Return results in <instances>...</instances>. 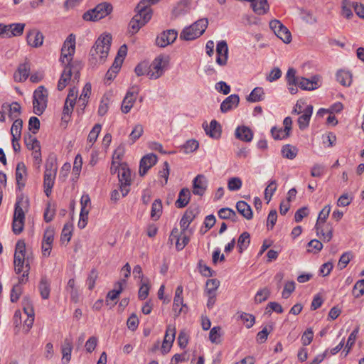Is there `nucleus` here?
Masks as SVG:
<instances>
[{
	"label": "nucleus",
	"instance_id": "nucleus-1",
	"mask_svg": "<svg viewBox=\"0 0 364 364\" xmlns=\"http://www.w3.org/2000/svg\"><path fill=\"white\" fill-rule=\"evenodd\" d=\"M111 42L110 35L102 36L96 41L90 52L89 63L92 66H97L105 61L110 50Z\"/></svg>",
	"mask_w": 364,
	"mask_h": 364
},
{
	"label": "nucleus",
	"instance_id": "nucleus-2",
	"mask_svg": "<svg viewBox=\"0 0 364 364\" xmlns=\"http://www.w3.org/2000/svg\"><path fill=\"white\" fill-rule=\"evenodd\" d=\"M208 24L207 18L198 20L190 26L183 29L180 34V38L185 41H192L200 37L205 32Z\"/></svg>",
	"mask_w": 364,
	"mask_h": 364
},
{
	"label": "nucleus",
	"instance_id": "nucleus-3",
	"mask_svg": "<svg viewBox=\"0 0 364 364\" xmlns=\"http://www.w3.org/2000/svg\"><path fill=\"white\" fill-rule=\"evenodd\" d=\"M136 14L132 18L129 22V33L134 34L144 26L151 18V9L139 8V4L136 7Z\"/></svg>",
	"mask_w": 364,
	"mask_h": 364
},
{
	"label": "nucleus",
	"instance_id": "nucleus-4",
	"mask_svg": "<svg viewBox=\"0 0 364 364\" xmlns=\"http://www.w3.org/2000/svg\"><path fill=\"white\" fill-rule=\"evenodd\" d=\"M48 90L44 86H39L33 95V112L37 115H41L47 107Z\"/></svg>",
	"mask_w": 364,
	"mask_h": 364
},
{
	"label": "nucleus",
	"instance_id": "nucleus-5",
	"mask_svg": "<svg viewBox=\"0 0 364 364\" xmlns=\"http://www.w3.org/2000/svg\"><path fill=\"white\" fill-rule=\"evenodd\" d=\"M112 6L107 2L99 4L95 9L86 11L82 17L85 21H98L111 13Z\"/></svg>",
	"mask_w": 364,
	"mask_h": 364
},
{
	"label": "nucleus",
	"instance_id": "nucleus-6",
	"mask_svg": "<svg viewBox=\"0 0 364 364\" xmlns=\"http://www.w3.org/2000/svg\"><path fill=\"white\" fill-rule=\"evenodd\" d=\"M75 50V36L70 34L61 49L60 61L63 64H70Z\"/></svg>",
	"mask_w": 364,
	"mask_h": 364
},
{
	"label": "nucleus",
	"instance_id": "nucleus-7",
	"mask_svg": "<svg viewBox=\"0 0 364 364\" xmlns=\"http://www.w3.org/2000/svg\"><path fill=\"white\" fill-rule=\"evenodd\" d=\"M118 178L119 182V189L123 197L126 196L129 192L131 185V171L126 164H121L119 169Z\"/></svg>",
	"mask_w": 364,
	"mask_h": 364
},
{
	"label": "nucleus",
	"instance_id": "nucleus-8",
	"mask_svg": "<svg viewBox=\"0 0 364 364\" xmlns=\"http://www.w3.org/2000/svg\"><path fill=\"white\" fill-rule=\"evenodd\" d=\"M168 58L164 56H158L149 65V70L148 71L147 75L151 79H157L161 77L165 70V68L168 65Z\"/></svg>",
	"mask_w": 364,
	"mask_h": 364
},
{
	"label": "nucleus",
	"instance_id": "nucleus-9",
	"mask_svg": "<svg viewBox=\"0 0 364 364\" xmlns=\"http://www.w3.org/2000/svg\"><path fill=\"white\" fill-rule=\"evenodd\" d=\"M269 27L274 31L275 35L278 38H279L284 43H289L291 42V34L290 31L279 21H271L269 22Z\"/></svg>",
	"mask_w": 364,
	"mask_h": 364
},
{
	"label": "nucleus",
	"instance_id": "nucleus-10",
	"mask_svg": "<svg viewBox=\"0 0 364 364\" xmlns=\"http://www.w3.org/2000/svg\"><path fill=\"white\" fill-rule=\"evenodd\" d=\"M177 36L178 33L176 31L173 29L167 30L157 36L156 43L158 46L164 48L173 43L176 41Z\"/></svg>",
	"mask_w": 364,
	"mask_h": 364
},
{
	"label": "nucleus",
	"instance_id": "nucleus-11",
	"mask_svg": "<svg viewBox=\"0 0 364 364\" xmlns=\"http://www.w3.org/2000/svg\"><path fill=\"white\" fill-rule=\"evenodd\" d=\"M176 336V328L172 325H168L166 327V333L162 343L161 352L166 354L169 352L173 345Z\"/></svg>",
	"mask_w": 364,
	"mask_h": 364
},
{
	"label": "nucleus",
	"instance_id": "nucleus-12",
	"mask_svg": "<svg viewBox=\"0 0 364 364\" xmlns=\"http://www.w3.org/2000/svg\"><path fill=\"white\" fill-rule=\"evenodd\" d=\"M216 54V63L220 66L225 65L228 58V47L225 41H221L218 43Z\"/></svg>",
	"mask_w": 364,
	"mask_h": 364
},
{
	"label": "nucleus",
	"instance_id": "nucleus-13",
	"mask_svg": "<svg viewBox=\"0 0 364 364\" xmlns=\"http://www.w3.org/2000/svg\"><path fill=\"white\" fill-rule=\"evenodd\" d=\"M57 166L53 162H48L46 164L44 173L43 186H53L57 172Z\"/></svg>",
	"mask_w": 364,
	"mask_h": 364
},
{
	"label": "nucleus",
	"instance_id": "nucleus-14",
	"mask_svg": "<svg viewBox=\"0 0 364 364\" xmlns=\"http://www.w3.org/2000/svg\"><path fill=\"white\" fill-rule=\"evenodd\" d=\"M132 91L129 90L122 104L121 110L123 113H128L131 110L133 105L136 99V96L138 95L139 90L137 87H132Z\"/></svg>",
	"mask_w": 364,
	"mask_h": 364
},
{
	"label": "nucleus",
	"instance_id": "nucleus-15",
	"mask_svg": "<svg viewBox=\"0 0 364 364\" xmlns=\"http://www.w3.org/2000/svg\"><path fill=\"white\" fill-rule=\"evenodd\" d=\"M321 86L319 75H314L311 79L300 77L298 87L304 90H314Z\"/></svg>",
	"mask_w": 364,
	"mask_h": 364
},
{
	"label": "nucleus",
	"instance_id": "nucleus-16",
	"mask_svg": "<svg viewBox=\"0 0 364 364\" xmlns=\"http://www.w3.org/2000/svg\"><path fill=\"white\" fill-rule=\"evenodd\" d=\"M208 186V180L202 174L198 175L193 181V193L202 196L204 195Z\"/></svg>",
	"mask_w": 364,
	"mask_h": 364
},
{
	"label": "nucleus",
	"instance_id": "nucleus-17",
	"mask_svg": "<svg viewBox=\"0 0 364 364\" xmlns=\"http://www.w3.org/2000/svg\"><path fill=\"white\" fill-rule=\"evenodd\" d=\"M157 162V156L154 154H149L142 157L139 164V175L144 176Z\"/></svg>",
	"mask_w": 364,
	"mask_h": 364
},
{
	"label": "nucleus",
	"instance_id": "nucleus-18",
	"mask_svg": "<svg viewBox=\"0 0 364 364\" xmlns=\"http://www.w3.org/2000/svg\"><path fill=\"white\" fill-rule=\"evenodd\" d=\"M203 128L205 134L213 139H218L221 136V126L215 119L212 120L209 125L204 122L203 124Z\"/></svg>",
	"mask_w": 364,
	"mask_h": 364
},
{
	"label": "nucleus",
	"instance_id": "nucleus-19",
	"mask_svg": "<svg viewBox=\"0 0 364 364\" xmlns=\"http://www.w3.org/2000/svg\"><path fill=\"white\" fill-rule=\"evenodd\" d=\"M198 213V210H192L188 208L183 215L182 216L180 220V227L181 230V234H184L188 230V228L192 221L195 219L197 213Z\"/></svg>",
	"mask_w": 364,
	"mask_h": 364
},
{
	"label": "nucleus",
	"instance_id": "nucleus-20",
	"mask_svg": "<svg viewBox=\"0 0 364 364\" xmlns=\"http://www.w3.org/2000/svg\"><path fill=\"white\" fill-rule=\"evenodd\" d=\"M26 40L29 46L33 48H38L42 46L43 43V36L38 30L32 29L28 32Z\"/></svg>",
	"mask_w": 364,
	"mask_h": 364
},
{
	"label": "nucleus",
	"instance_id": "nucleus-21",
	"mask_svg": "<svg viewBox=\"0 0 364 364\" xmlns=\"http://www.w3.org/2000/svg\"><path fill=\"white\" fill-rule=\"evenodd\" d=\"M31 65L28 61H25L19 65L17 72L14 73V78L16 82H23L29 76Z\"/></svg>",
	"mask_w": 364,
	"mask_h": 364
},
{
	"label": "nucleus",
	"instance_id": "nucleus-22",
	"mask_svg": "<svg viewBox=\"0 0 364 364\" xmlns=\"http://www.w3.org/2000/svg\"><path fill=\"white\" fill-rule=\"evenodd\" d=\"M240 102V97L237 95L233 94L228 96L220 105L222 112H227L237 107Z\"/></svg>",
	"mask_w": 364,
	"mask_h": 364
},
{
	"label": "nucleus",
	"instance_id": "nucleus-23",
	"mask_svg": "<svg viewBox=\"0 0 364 364\" xmlns=\"http://www.w3.org/2000/svg\"><path fill=\"white\" fill-rule=\"evenodd\" d=\"M235 134L237 139L245 142H250L253 139L252 131L246 126L238 127Z\"/></svg>",
	"mask_w": 364,
	"mask_h": 364
},
{
	"label": "nucleus",
	"instance_id": "nucleus-24",
	"mask_svg": "<svg viewBox=\"0 0 364 364\" xmlns=\"http://www.w3.org/2000/svg\"><path fill=\"white\" fill-rule=\"evenodd\" d=\"M27 169L23 162L18 163L16 168V180L19 188L25 186Z\"/></svg>",
	"mask_w": 364,
	"mask_h": 364
},
{
	"label": "nucleus",
	"instance_id": "nucleus-25",
	"mask_svg": "<svg viewBox=\"0 0 364 364\" xmlns=\"http://www.w3.org/2000/svg\"><path fill=\"white\" fill-rule=\"evenodd\" d=\"M312 112L313 106L307 105L303 114L298 119V124L300 129H304L309 126Z\"/></svg>",
	"mask_w": 364,
	"mask_h": 364
},
{
	"label": "nucleus",
	"instance_id": "nucleus-26",
	"mask_svg": "<svg viewBox=\"0 0 364 364\" xmlns=\"http://www.w3.org/2000/svg\"><path fill=\"white\" fill-rule=\"evenodd\" d=\"M65 65V67L58 82V90L60 91L63 90L66 87L72 75V69L70 64Z\"/></svg>",
	"mask_w": 364,
	"mask_h": 364
},
{
	"label": "nucleus",
	"instance_id": "nucleus-27",
	"mask_svg": "<svg viewBox=\"0 0 364 364\" xmlns=\"http://www.w3.org/2000/svg\"><path fill=\"white\" fill-rule=\"evenodd\" d=\"M191 199V192L188 188H184L181 190L178 194V198L176 200L175 205L178 208H183L186 207Z\"/></svg>",
	"mask_w": 364,
	"mask_h": 364
},
{
	"label": "nucleus",
	"instance_id": "nucleus-28",
	"mask_svg": "<svg viewBox=\"0 0 364 364\" xmlns=\"http://www.w3.org/2000/svg\"><path fill=\"white\" fill-rule=\"evenodd\" d=\"M237 210L245 219L251 220L253 217V213L250 205L245 201L240 200L236 203Z\"/></svg>",
	"mask_w": 364,
	"mask_h": 364
},
{
	"label": "nucleus",
	"instance_id": "nucleus-29",
	"mask_svg": "<svg viewBox=\"0 0 364 364\" xmlns=\"http://www.w3.org/2000/svg\"><path fill=\"white\" fill-rule=\"evenodd\" d=\"M38 290L43 299H48L49 298L50 283L46 276L41 277L38 285Z\"/></svg>",
	"mask_w": 364,
	"mask_h": 364
},
{
	"label": "nucleus",
	"instance_id": "nucleus-30",
	"mask_svg": "<svg viewBox=\"0 0 364 364\" xmlns=\"http://www.w3.org/2000/svg\"><path fill=\"white\" fill-rule=\"evenodd\" d=\"M331 211V205H327L324 206V208L320 211L318 217V220L315 226V228L316 230V234L317 235H319V230L321 229V226L323 225L324 223L326 222V219L328 218L329 213Z\"/></svg>",
	"mask_w": 364,
	"mask_h": 364
},
{
	"label": "nucleus",
	"instance_id": "nucleus-31",
	"mask_svg": "<svg viewBox=\"0 0 364 364\" xmlns=\"http://www.w3.org/2000/svg\"><path fill=\"white\" fill-rule=\"evenodd\" d=\"M336 80L343 86H350L352 82V75L349 71L339 70L336 73Z\"/></svg>",
	"mask_w": 364,
	"mask_h": 364
},
{
	"label": "nucleus",
	"instance_id": "nucleus-32",
	"mask_svg": "<svg viewBox=\"0 0 364 364\" xmlns=\"http://www.w3.org/2000/svg\"><path fill=\"white\" fill-rule=\"evenodd\" d=\"M264 99V92L262 87H257L254 88L250 94L247 97V101L249 102H257Z\"/></svg>",
	"mask_w": 364,
	"mask_h": 364
},
{
	"label": "nucleus",
	"instance_id": "nucleus-33",
	"mask_svg": "<svg viewBox=\"0 0 364 364\" xmlns=\"http://www.w3.org/2000/svg\"><path fill=\"white\" fill-rule=\"evenodd\" d=\"M250 243V235L247 232H242L237 240V248L240 253L246 250Z\"/></svg>",
	"mask_w": 364,
	"mask_h": 364
},
{
	"label": "nucleus",
	"instance_id": "nucleus-34",
	"mask_svg": "<svg viewBox=\"0 0 364 364\" xmlns=\"http://www.w3.org/2000/svg\"><path fill=\"white\" fill-rule=\"evenodd\" d=\"M73 350L72 341L70 338H65L62 346L63 360H65L66 363H69L71 359V353Z\"/></svg>",
	"mask_w": 364,
	"mask_h": 364
},
{
	"label": "nucleus",
	"instance_id": "nucleus-35",
	"mask_svg": "<svg viewBox=\"0 0 364 364\" xmlns=\"http://www.w3.org/2000/svg\"><path fill=\"white\" fill-rule=\"evenodd\" d=\"M7 107L9 108V117L11 119H16L21 113V105L17 102H14L11 105H2V108Z\"/></svg>",
	"mask_w": 364,
	"mask_h": 364
},
{
	"label": "nucleus",
	"instance_id": "nucleus-36",
	"mask_svg": "<svg viewBox=\"0 0 364 364\" xmlns=\"http://www.w3.org/2000/svg\"><path fill=\"white\" fill-rule=\"evenodd\" d=\"M27 255L26 243L23 240H18L16 244L14 259H26Z\"/></svg>",
	"mask_w": 364,
	"mask_h": 364
},
{
	"label": "nucleus",
	"instance_id": "nucleus-37",
	"mask_svg": "<svg viewBox=\"0 0 364 364\" xmlns=\"http://www.w3.org/2000/svg\"><path fill=\"white\" fill-rule=\"evenodd\" d=\"M162 213V203L160 199H156L152 203L151 210V218L154 220L159 219Z\"/></svg>",
	"mask_w": 364,
	"mask_h": 364
},
{
	"label": "nucleus",
	"instance_id": "nucleus-38",
	"mask_svg": "<svg viewBox=\"0 0 364 364\" xmlns=\"http://www.w3.org/2000/svg\"><path fill=\"white\" fill-rule=\"evenodd\" d=\"M24 142L26 144V146L29 150H36L38 149H41V144L39 141L36 138L33 137L31 134L28 133L24 136Z\"/></svg>",
	"mask_w": 364,
	"mask_h": 364
},
{
	"label": "nucleus",
	"instance_id": "nucleus-39",
	"mask_svg": "<svg viewBox=\"0 0 364 364\" xmlns=\"http://www.w3.org/2000/svg\"><path fill=\"white\" fill-rule=\"evenodd\" d=\"M356 3L350 0H343L342 1V15L348 19L353 16L352 8L355 9Z\"/></svg>",
	"mask_w": 364,
	"mask_h": 364
},
{
	"label": "nucleus",
	"instance_id": "nucleus-40",
	"mask_svg": "<svg viewBox=\"0 0 364 364\" xmlns=\"http://www.w3.org/2000/svg\"><path fill=\"white\" fill-rule=\"evenodd\" d=\"M6 26H9V34H8V38L9 37H11V36H21L23 32V29H24V27H25V24L24 23H13V24H9V25H6Z\"/></svg>",
	"mask_w": 364,
	"mask_h": 364
},
{
	"label": "nucleus",
	"instance_id": "nucleus-41",
	"mask_svg": "<svg viewBox=\"0 0 364 364\" xmlns=\"http://www.w3.org/2000/svg\"><path fill=\"white\" fill-rule=\"evenodd\" d=\"M23 121L21 119H16L11 128L12 138H21Z\"/></svg>",
	"mask_w": 364,
	"mask_h": 364
},
{
	"label": "nucleus",
	"instance_id": "nucleus-42",
	"mask_svg": "<svg viewBox=\"0 0 364 364\" xmlns=\"http://www.w3.org/2000/svg\"><path fill=\"white\" fill-rule=\"evenodd\" d=\"M73 224L70 223H67L64 225V227L62 230L60 240L62 242H68L72 236L73 232Z\"/></svg>",
	"mask_w": 364,
	"mask_h": 364
},
{
	"label": "nucleus",
	"instance_id": "nucleus-43",
	"mask_svg": "<svg viewBox=\"0 0 364 364\" xmlns=\"http://www.w3.org/2000/svg\"><path fill=\"white\" fill-rule=\"evenodd\" d=\"M220 286V282L217 279H208L206 282V294H217L216 291Z\"/></svg>",
	"mask_w": 364,
	"mask_h": 364
},
{
	"label": "nucleus",
	"instance_id": "nucleus-44",
	"mask_svg": "<svg viewBox=\"0 0 364 364\" xmlns=\"http://www.w3.org/2000/svg\"><path fill=\"white\" fill-rule=\"evenodd\" d=\"M282 156L289 159H293L297 154V149L289 144L285 145L282 149Z\"/></svg>",
	"mask_w": 364,
	"mask_h": 364
},
{
	"label": "nucleus",
	"instance_id": "nucleus-45",
	"mask_svg": "<svg viewBox=\"0 0 364 364\" xmlns=\"http://www.w3.org/2000/svg\"><path fill=\"white\" fill-rule=\"evenodd\" d=\"M221 337V328L220 326H215L212 328L209 333L210 341L213 343L218 344L220 343Z\"/></svg>",
	"mask_w": 364,
	"mask_h": 364
},
{
	"label": "nucleus",
	"instance_id": "nucleus-46",
	"mask_svg": "<svg viewBox=\"0 0 364 364\" xmlns=\"http://www.w3.org/2000/svg\"><path fill=\"white\" fill-rule=\"evenodd\" d=\"M296 71L293 68H289L286 74V80L287 85L298 84L299 82L300 77L296 75Z\"/></svg>",
	"mask_w": 364,
	"mask_h": 364
},
{
	"label": "nucleus",
	"instance_id": "nucleus-47",
	"mask_svg": "<svg viewBox=\"0 0 364 364\" xmlns=\"http://www.w3.org/2000/svg\"><path fill=\"white\" fill-rule=\"evenodd\" d=\"M75 105L73 103L69 104L67 101L65 102L62 114V120L63 122H68L70 120Z\"/></svg>",
	"mask_w": 364,
	"mask_h": 364
},
{
	"label": "nucleus",
	"instance_id": "nucleus-48",
	"mask_svg": "<svg viewBox=\"0 0 364 364\" xmlns=\"http://www.w3.org/2000/svg\"><path fill=\"white\" fill-rule=\"evenodd\" d=\"M270 295V291L268 288H263L262 289H259L255 296V301L257 304H260L264 301H266Z\"/></svg>",
	"mask_w": 364,
	"mask_h": 364
},
{
	"label": "nucleus",
	"instance_id": "nucleus-49",
	"mask_svg": "<svg viewBox=\"0 0 364 364\" xmlns=\"http://www.w3.org/2000/svg\"><path fill=\"white\" fill-rule=\"evenodd\" d=\"M23 311L28 316L27 319L24 321V326L26 327V332H28L33 324L34 314L32 309H29L28 307L24 306Z\"/></svg>",
	"mask_w": 364,
	"mask_h": 364
},
{
	"label": "nucleus",
	"instance_id": "nucleus-50",
	"mask_svg": "<svg viewBox=\"0 0 364 364\" xmlns=\"http://www.w3.org/2000/svg\"><path fill=\"white\" fill-rule=\"evenodd\" d=\"M144 127L141 124H136L129 134V140L134 143L143 134Z\"/></svg>",
	"mask_w": 364,
	"mask_h": 364
},
{
	"label": "nucleus",
	"instance_id": "nucleus-51",
	"mask_svg": "<svg viewBox=\"0 0 364 364\" xmlns=\"http://www.w3.org/2000/svg\"><path fill=\"white\" fill-rule=\"evenodd\" d=\"M352 293L355 298H359L364 294V279L358 280L355 284Z\"/></svg>",
	"mask_w": 364,
	"mask_h": 364
},
{
	"label": "nucleus",
	"instance_id": "nucleus-52",
	"mask_svg": "<svg viewBox=\"0 0 364 364\" xmlns=\"http://www.w3.org/2000/svg\"><path fill=\"white\" fill-rule=\"evenodd\" d=\"M23 289L19 284H15L11 289L10 299L12 303L16 302L22 294Z\"/></svg>",
	"mask_w": 364,
	"mask_h": 364
},
{
	"label": "nucleus",
	"instance_id": "nucleus-53",
	"mask_svg": "<svg viewBox=\"0 0 364 364\" xmlns=\"http://www.w3.org/2000/svg\"><path fill=\"white\" fill-rule=\"evenodd\" d=\"M242 181L238 177L230 178L228 183V188L231 191H238L242 187Z\"/></svg>",
	"mask_w": 364,
	"mask_h": 364
},
{
	"label": "nucleus",
	"instance_id": "nucleus-54",
	"mask_svg": "<svg viewBox=\"0 0 364 364\" xmlns=\"http://www.w3.org/2000/svg\"><path fill=\"white\" fill-rule=\"evenodd\" d=\"M199 144L198 141L194 139L188 140L183 146L184 153L188 154L195 151L198 148Z\"/></svg>",
	"mask_w": 364,
	"mask_h": 364
},
{
	"label": "nucleus",
	"instance_id": "nucleus-55",
	"mask_svg": "<svg viewBox=\"0 0 364 364\" xmlns=\"http://www.w3.org/2000/svg\"><path fill=\"white\" fill-rule=\"evenodd\" d=\"M358 330H359L358 328H355L351 332L350 336H348V341H347V343L346 345V348H345V350H346V355H347L350 352L351 348L354 345L355 341L356 340L357 335L358 333Z\"/></svg>",
	"mask_w": 364,
	"mask_h": 364
},
{
	"label": "nucleus",
	"instance_id": "nucleus-56",
	"mask_svg": "<svg viewBox=\"0 0 364 364\" xmlns=\"http://www.w3.org/2000/svg\"><path fill=\"white\" fill-rule=\"evenodd\" d=\"M352 259V255L350 252H344L340 257L338 263V268L339 269H343L347 264L350 262V259Z\"/></svg>",
	"mask_w": 364,
	"mask_h": 364
},
{
	"label": "nucleus",
	"instance_id": "nucleus-57",
	"mask_svg": "<svg viewBox=\"0 0 364 364\" xmlns=\"http://www.w3.org/2000/svg\"><path fill=\"white\" fill-rule=\"evenodd\" d=\"M102 126L100 124H96L92 130L90 132L87 140L90 143H94L97 139L99 133L101 131Z\"/></svg>",
	"mask_w": 364,
	"mask_h": 364
},
{
	"label": "nucleus",
	"instance_id": "nucleus-58",
	"mask_svg": "<svg viewBox=\"0 0 364 364\" xmlns=\"http://www.w3.org/2000/svg\"><path fill=\"white\" fill-rule=\"evenodd\" d=\"M186 306L183 304V299H173V310L175 313V316H178L183 311V307Z\"/></svg>",
	"mask_w": 364,
	"mask_h": 364
},
{
	"label": "nucleus",
	"instance_id": "nucleus-59",
	"mask_svg": "<svg viewBox=\"0 0 364 364\" xmlns=\"http://www.w3.org/2000/svg\"><path fill=\"white\" fill-rule=\"evenodd\" d=\"M149 70V63L145 61L139 63L134 69L135 73L136 74L137 76H141L145 75L146 73L147 74Z\"/></svg>",
	"mask_w": 364,
	"mask_h": 364
},
{
	"label": "nucleus",
	"instance_id": "nucleus-60",
	"mask_svg": "<svg viewBox=\"0 0 364 364\" xmlns=\"http://www.w3.org/2000/svg\"><path fill=\"white\" fill-rule=\"evenodd\" d=\"M98 277V273L95 269H92L87 279V284L88 285V289L92 290L95 286V282Z\"/></svg>",
	"mask_w": 364,
	"mask_h": 364
},
{
	"label": "nucleus",
	"instance_id": "nucleus-61",
	"mask_svg": "<svg viewBox=\"0 0 364 364\" xmlns=\"http://www.w3.org/2000/svg\"><path fill=\"white\" fill-rule=\"evenodd\" d=\"M28 129L33 134H36L40 129V120L36 117H31L28 121Z\"/></svg>",
	"mask_w": 364,
	"mask_h": 364
},
{
	"label": "nucleus",
	"instance_id": "nucleus-62",
	"mask_svg": "<svg viewBox=\"0 0 364 364\" xmlns=\"http://www.w3.org/2000/svg\"><path fill=\"white\" fill-rule=\"evenodd\" d=\"M277 190V183L275 180H272L265 188L264 196L266 199L270 200L272 195Z\"/></svg>",
	"mask_w": 364,
	"mask_h": 364
},
{
	"label": "nucleus",
	"instance_id": "nucleus-63",
	"mask_svg": "<svg viewBox=\"0 0 364 364\" xmlns=\"http://www.w3.org/2000/svg\"><path fill=\"white\" fill-rule=\"evenodd\" d=\"M139 319L135 314H132L127 321V327L129 330L134 331L139 326Z\"/></svg>",
	"mask_w": 364,
	"mask_h": 364
},
{
	"label": "nucleus",
	"instance_id": "nucleus-64",
	"mask_svg": "<svg viewBox=\"0 0 364 364\" xmlns=\"http://www.w3.org/2000/svg\"><path fill=\"white\" fill-rule=\"evenodd\" d=\"M271 133L274 139H283L289 136V134L287 133L286 132H283V129H277V127H272L271 129Z\"/></svg>",
	"mask_w": 364,
	"mask_h": 364
}]
</instances>
